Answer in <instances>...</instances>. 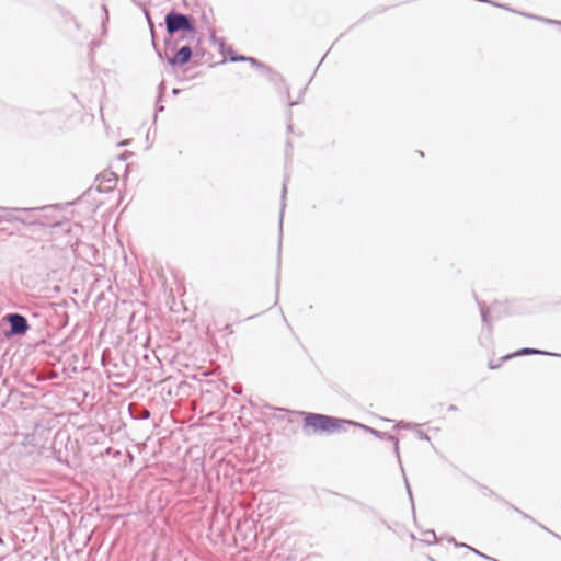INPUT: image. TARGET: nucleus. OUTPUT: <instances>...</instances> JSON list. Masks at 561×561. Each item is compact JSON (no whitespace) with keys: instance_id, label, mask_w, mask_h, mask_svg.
Instances as JSON below:
<instances>
[{"instance_id":"nucleus-1","label":"nucleus","mask_w":561,"mask_h":561,"mask_svg":"<svg viewBox=\"0 0 561 561\" xmlns=\"http://www.w3.org/2000/svg\"><path fill=\"white\" fill-rule=\"evenodd\" d=\"M304 424L306 427H311L314 432H324L328 434L344 431L345 425H356V423L352 421L317 413L306 414Z\"/></svg>"},{"instance_id":"nucleus-2","label":"nucleus","mask_w":561,"mask_h":561,"mask_svg":"<svg viewBox=\"0 0 561 561\" xmlns=\"http://www.w3.org/2000/svg\"><path fill=\"white\" fill-rule=\"evenodd\" d=\"M164 23L169 35H173L180 31L194 34L196 31L191 16L175 11H171L165 15Z\"/></svg>"},{"instance_id":"nucleus-3","label":"nucleus","mask_w":561,"mask_h":561,"mask_svg":"<svg viewBox=\"0 0 561 561\" xmlns=\"http://www.w3.org/2000/svg\"><path fill=\"white\" fill-rule=\"evenodd\" d=\"M10 325L9 331L4 334L7 337L14 335H24L30 330L27 319L20 313H8L3 318Z\"/></svg>"},{"instance_id":"nucleus-4","label":"nucleus","mask_w":561,"mask_h":561,"mask_svg":"<svg viewBox=\"0 0 561 561\" xmlns=\"http://www.w3.org/2000/svg\"><path fill=\"white\" fill-rule=\"evenodd\" d=\"M358 426H360L362 428L368 431L370 434H373L374 436L378 437L379 439H383V440H388V442H391L393 444V450H394V454L397 456V459L399 461V463H401V459H400V453H399V440L397 437L386 433V432H381V431H378V430H375V428H371L369 426H366V425H360V424H357ZM401 466V470L403 471V468H402V465Z\"/></svg>"},{"instance_id":"nucleus-5","label":"nucleus","mask_w":561,"mask_h":561,"mask_svg":"<svg viewBox=\"0 0 561 561\" xmlns=\"http://www.w3.org/2000/svg\"><path fill=\"white\" fill-rule=\"evenodd\" d=\"M192 55L193 53L191 47L183 46L171 58H169V64L173 67H182L191 60Z\"/></svg>"},{"instance_id":"nucleus-6","label":"nucleus","mask_w":561,"mask_h":561,"mask_svg":"<svg viewBox=\"0 0 561 561\" xmlns=\"http://www.w3.org/2000/svg\"><path fill=\"white\" fill-rule=\"evenodd\" d=\"M35 208H0L2 214H0V224L1 222H12V221H20L25 222L23 218H20L15 216L14 211H30L34 210Z\"/></svg>"},{"instance_id":"nucleus-7","label":"nucleus","mask_w":561,"mask_h":561,"mask_svg":"<svg viewBox=\"0 0 561 561\" xmlns=\"http://www.w3.org/2000/svg\"><path fill=\"white\" fill-rule=\"evenodd\" d=\"M534 354H545V355L558 356V354H554V353H548V352H543V351H540V350H537V348L524 347V348H522L520 351L516 352L513 355L505 356L504 359L511 358L513 356H518V355H534Z\"/></svg>"},{"instance_id":"nucleus-8","label":"nucleus","mask_w":561,"mask_h":561,"mask_svg":"<svg viewBox=\"0 0 561 561\" xmlns=\"http://www.w3.org/2000/svg\"><path fill=\"white\" fill-rule=\"evenodd\" d=\"M247 59H248L247 61L250 62L253 67L264 69L267 72V75L270 76L271 81H275L276 77H278V75L274 73L270 68H267L265 65L260 62L257 59H255L253 57H248Z\"/></svg>"},{"instance_id":"nucleus-9","label":"nucleus","mask_w":561,"mask_h":561,"mask_svg":"<svg viewBox=\"0 0 561 561\" xmlns=\"http://www.w3.org/2000/svg\"><path fill=\"white\" fill-rule=\"evenodd\" d=\"M482 321L485 325L490 327L489 310L483 302H479Z\"/></svg>"},{"instance_id":"nucleus-10","label":"nucleus","mask_w":561,"mask_h":561,"mask_svg":"<svg viewBox=\"0 0 561 561\" xmlns=\"http://www.w3.org/2000/svg\"><path fill=\"white\" fill-rule=\"evenodd\" d=\"M286 192H287V188H286V183L283 184V192H282V199H283V204H282V209H280V217H279V230L282 231L283 230V214H284V208H285V195H286Z\"/></svg>"},{"instance_id":"nucleus-11","label":"nucleus","mask_w":561,"mask_h":561,"mask_svg":"<svg viewBox=\"0 0 561 561\" xmlns=\"http://www.w3.org/2000/svg\"><path fill=\"white\" fill-rule=\"evenodd\" d=\"M102 10L104 12V18L102 20V34H106V23L108 22V10L105 4H102Z\"/></svg>"},{"instance_id":"nucleus-12","label":"nucleus","mask_w":561,"mask_h":561,"mask_svg":"<svg viewBox=\"0 0 561 561\" xmlns=\"http://www.w3.org/2000/svg\"><path fill=\"white\" fill-rule=\"evenodd\" d=\"M210 41L213 44L218 45L221 49L225 47V41L221 37H217L215 34L210 35Z\"/></svg>"},{"instance_id":"nucleus-13","label":"nucleus","mask_w":561,"mask_h":561,"mask_svg":"<svg viewBox=\"0 0 561 561\" xmlns=\"http://www.w3.org/2000/svg\"><path fill=\"white\" fill-rule=\"evenodd\" d=\"M425 536H426L425 540H426L427 542L436 541V540H437L436 535H435V533H434L433 530H428V531H426V533H425Z\"/></svg>"},{"instance_id":"nucleus-14","label":"nucleus","mask_w":561,"mask_h":561,"mask_svg":"<svg viewBox=\"0 0 561 561\" xmlns=\"http://www.w3.org/2000/svg\"><path fill=\"white\" fill-rule=\"evenodd\" d=\"M247 58L245 56L236 55V57H230V61H247Z\"/></svg>"},{"instance_id":"nucleus-15","label":"nucleus","mask_w":561,"mask_h":561,"mask_svg":"<svg viewBox=\"0 0 561 561\" xmlns=\"http://www.w3.org/2000/svg\"><path fill=\"white\" fill-rule=\"evenodd\" d=\"M131 2L137 5V7H140V8H144L145 9V0H131Z\"/></svg>"},{"instance_id":"nucleus-16","label":"nucleus","mask_w":561,"mask_h":561,"mask_svg":"<svg viewBox=\"0 0 561 561\" xmlns=\"http://www.w3.org/2000/svg\"><path fill=\"white\" fill-rule=\"evenodd\" d=\"M227 56H228V58H229V59H230V57H236V55L233 54V50H232V48H231V47H229V48L227 49Z\"/></svg>"},{"instance_id":"nucleus-17","label":"nucleus","mask_w":561,"mask_h":561,"mask_svg":"<svg viewBox=\"0 0 561 561\" xmlns=\"http://www.w3.org/2000/svg\"><path fill=\"white\" fill-rule=\"evenodd\" d=\"M543 21L547 22V23H550V24H561V22L554 21V20H550V19H545Z\"/></svg>"},{"instance_id":"nucleus-18","label":"nucleus","mask_w":561,"mask_h":561,"mask_svg":"<svg viewBox=\"0 0 561 561\" xmlns=\"http://www.w3.org/2000/svg\"><path fill=\"white\" fill-rule=\"evenodd\" d=\"M404 480H405V485H407L408 493H409L410 497H412V492H411V489H410V484H409L407 478Z\"/></svg>"},{"instance_id":"nucleus-19","label":"nucleus","mask_w":561,"mask_h":561,"mask_svg":"<svg viewBox=\"0 0 561 561\" xmlns=\"http://www.w3.org/2000/svg\"><path fill=\"white\" fill-rule=\"evenodd\" d=\"M150 416V412L148 410H146L144 413H142V419H148Z\"/></svg>"},{"instance_id":"nucleus-20","label":"nucleus","mask_w":561,"mask_h":561,"mask_svg":"<svg viewBox=\"0 0 561 561\" xmlns=\"http://www.w3.org/2000/svg\"><path fill=\"white\" fill-rule=\"evenodd\" d=\"M514 510L517 511L518 513H520L523 515V517L530 518L527 514L520 512L518 508L514 507Z\"/></svg>"},{"instance_id":"nucleus-21","label":"nucleus","mask_w":561,"mask_h":561,"mask_svg":"<svg viewBox=\"0 0 561 561\" xmlns=\"http://www.w3.org/2000/svg\"><path fill=\"white\" fill-rule=\"evenodd\" d=\"M448 410H449V411H456V410H457V407H456V405H454V404H451V405H449Z\"/></svg>"},{"instance_id":"nucleus-22","label":"nucleus","mask_w":561,"mask_h":561,"mask_svg":"<svg viewBox=\"0 0 561 561\" xmlns=\"http://www.w3.org/2000/svg\"><path fill=\"white\" fill-rule=\"evenodd\" d=\"M145 15H146V19L148 20V22L150 23V16H149V12L145 10Z\"/></svg>"},{"instance_id":"nucleus-23","label":"nucleus","mask_w":561,"mask_h":561,"mask_svg":"<svg viewBox=\"0 0 561 561\" xmlns=\"http://www.w3.org/2000/svg\"><path fill=\"white\" fill-rule=\"evenodd\" d=\"M397 427H408V425L399 423V424H397Z\"/></svg>"},{"instance_id":"nucleus-24","label":"nucleus","mask_w":561,"mask_h":561,"mask_svg":"<svg viewBox=\"0 0 561 561\" xmlns=\"http://www.w3.org/2000/svg\"><path fill=\"white\" fill-rule=\"evenodd\" d=\"M295 104H297V102H290V103H289V106H293V105H295Z\"/></svg>"},{"instance_id":"nucleus-25","label":"nucleus","mask_w":561,"mask_h":561,"mask_svg":"<svg viewBox=\"0 0 561 561\" xmlns=\"http://www.w3.org/2000/svg\"><path fill=\"white\" fill-rule=\"evenodd\" d=\"M496 367H497V366H494V365H492V364L490 365V368H491V369H494V368H496Z\"/></svg>"},{"instance_id":"nucleus-26","label":"nucleus","mask_w":561,"mask_h":561,"mask_svg":"<svg viewBox=\"0 0 561 561\" xmlns=\"http://www.w3.org/2000/svg\"><path fill=\"white\" fill-rule=\"evenodd\" d=\"M234 392H236L237 394H240L239 389H234Z\"/></svg>"},{"instance_id":"nucleus-27","label":"nucleus","mask_w":561,"mask_h":561,"mask_svg":"<svg viewBox=\"0 0 561 561\" xmlns=\"http://www.w3.org/2000/svg\"><path fill=\"white\" fill-rule=\"evenodd\" d=\"M484 1H485L486 3H491V1H490V0H484ZM493 3H494V2H492V4H493Z\"/></svg>"},{"instance_id":"nucleus-28","label":"nucleus","mask_w":561,"mask_h":561,"mask_svg":"<svg viewBox=\"0 0 561 561\" xmlns=\"http://www.w3.org/2000/svg\"><path fill=\"white\" fill-rule=\"evenodd\" d=\"M431 561H435L434 559L430 558Z\"/></svg>"}]
</instances>
